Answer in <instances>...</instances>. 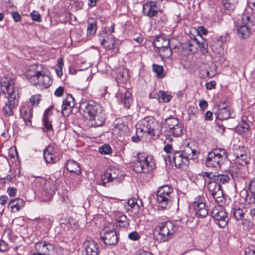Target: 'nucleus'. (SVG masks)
Wrapping results in <instances>:
<instances>
[{
  "instance_id": "obj_1",
  "label": "nucleus",
  "mask_w": 255,
  "mask_h": 255,
  "mask_svg": "<svg viewBox=\"0 0 255 255\" xmlns=\"http://www.w3.org/2000/svg\"><path fill=\"white\" fill-rule=\"evenodd\" d=\"M80 108L85 114L88 115L91 126H100L104 123L106 116L100 104L90 100L82 103Z\"/></svg>"
},
{
  "instance_id": "obj_2",
  "label": "nucleus",
  "mask_w": 255,
  "mask_h": 255,
  "mask_svg": "<svg viewBox=\"0 0 255 255\" xmlns=\"http://www.w3.org/2000/svg\"><path fill=\"white\" fill-rule=\"evenodd\" d=\"M161 124L153 117L142 119L137 127V133H147L150 136L159 135L162 132Z\"/></svg>"
},
{
  "instance_id": "obj_3",
  "label": "nucleus",
  "mask_w": 255,
  "mask_h": 255,
  "mask_svg": "<svg viewBox=\"0 0 255 255\" xmlns=\"http://www.w3.org/2000/svg\"><path fill=\"white\" fill-rule=\"evenodd\" d=\"M134 170L137 173H148L156 168L152 157L145 153H138L132 163Z\"/></svg>"
},
{
  "instance_id": "obj_4",
  "label": "nucleus",
  "mask_w": 255,
  "mask_h": 255,
  "mask_svg": "<svg viewBox=\"0 0 255 255\" xmlns=\"http://www.w3.org/2000/svg\"><path fill=\"white\" fill-rule=\"evenodd\" d=\"M42 67L40 64H36L31 66V70L27 75L31 84L39 85L43 88H48L52 83L50 77L46 75L42 70Z\"/></svg>"
},
{
  "instance_id": "obj_5",
  "label": "nucleus",
  "mask_w": 255,
  "mask_h": 255,
  "mask_svg": "<svg viewBox=\"0 0 255 255\" xmlns=\"http://www.w3.org/2000/svg\"><path fill=\"white\" fill-rule=\"evenodd\" d=\"M165 137L170 142L173 141V137L180 136L183 133V126L176 117L170 116L165 120Z\"/></svg>"
},
{
  "instance_id": "obj_6",
  "label": "nucleus",
  "mask_w": 255,
  "mask_h": 255,
  "mask_svg": "<svg viewBox=\"0 0 255 255\" xmlns=\"http://www.w3.org/2000/svg\"><path fill=\"white\" fill-rule=\"evenodd\" d=\"M250 14L244 12L238 16L236 22V30L238 37L241 39L247 38L250 34V27L253 25L250 20Z\"/></svg>"
},
{
  "instance_id": "obj_7",
  "label": "nucleus",
  "mask_w": 255,
  "mask_h": 255,
  "mask_svg": "<svg viewBox=\"0 0 255 255\" xmlns=\"http://www.w3.org/2000/svg\"><path fill=\"white\" fill-rule=\"evenodd\" d=\"M227 158V152L222 148H217L208 153L206 160V165L208 167H220Z\"/></svg>"
},
{
  "instance_id": "obj_8",
  "label": "nucleus",
  "mask_w": 255,
  "mask_h": 255,
  "mask_svg": "<svg viewBox=\"0 0 255 255\" xmlns=\"http://www.w3.org/2000/svg\"><path fill=\"white\" fill-rule=\"evenodd\" d=\"M157 239L160 242H166L173 238L177 227L171 222L161 223L158 226Z\"/></svg>"
},
{
  "instance_id": "obj_9",
  "label": "nucleus",
  "mask_w": 255,
  "mask_h": 255,
  "mask_svg": "<svg viewBox=\"0 0 255 255\" xmlns=\"http://www.w3.org/2000/svg\"><path fill=\"white\" fill-rule=\"evenodd\" d=\"M174 195V190L171 186H161L156 193L157 202L162 207L165 208L172 202Z\"/></svg>"
},
{
  "instance_id": "obj_10",
  "label": "nucleus",
  "mask_w": 255,
  "mask_h": 255,
  "mask_svg": "<svg viewBox=\"0 0 255 255\" xmlns=\"http://www.w3.org/2000/svg\"><path fill=\"white\" fill-rule=\"evenodd\" d=\"M43 157L46 163L54 164L61 158L60 150L55 144H49L43 151Z\"/></svg>"
},
{
  "instance_id": "obj_11",
  "label": "nucleus",
  "mask_w": 255,
  "mask_h": 255,
  "mask_svg": "<svg viewBox=\"0 0 255 255\" xmlns=\"http://www.w3.org/2000/svg\"><path fill=\"white\" fill-rule=\"evenodd\" d=\"M211 216L215 219L216 224L220 227L224 228L227 225L228 218L222 207L219 206L215 207L212 211Z\"/></svg>"
},
{
  "instance_id": "obj_12",
  "label": "nucleus",
  "mask_w": 255,
  "mask_h": 255,
  "mask_svg": "<svg viewBox=\"0 0 255 255\" xmlns=\"http://www.w3.org/2000/svg\"><path fill=\"white\" fill-rule=\"evenodd\" d=\"M153 45L157 49L161 55L165 57H169L171 55V51L170 49V42L169 39L163 37L157 38L153 42Z\"/></svg>"
},
{
  "instance_id": "obj_13",
  "label": "nucleus",
  "mask_w": 255,
  "mask_h": 255,
  "mask_svg": "<svg viewBox=\"0 0 255 255\" xmlns=\"http://www.w3.org/2000/svg\"><path fill=\"white\" fill-rule=\"evenodd\" d=\"M123 174L119 169L111 167L108 169L104 175L102 177L101 180L103 185L108 182H112L115 180H122Z\"/></svg>"
},
{
  "instance_id": "obj_14",
  "label": "nucleus",
  "mask_w": 255,
  "mask_h": 255,
  "mask_svg": "<svg viewBox=\"0 0 255 255\" xmlns=\"http://www.w3.org/2000/svg\"><path fill=\"white\" fill-rule=\"evenodd\" d=\"M115 97L123 104L126 108L129 109L130 108L132 100L131 94L127 89L120 86L115 94Z\"/></svg>"
},
{
  "instance_id": "obj_15",
  "label": "nucleus",
  "mask_w": 255,
  "mask_h": 255,
  "mask_svg": "<svg viewBox=\"0 0 255 255\" xmlns=\"http://www.w3.org/2000/svg\"><path fill=\"white\" fill-rule=\"evenodd\" d=\"M1 91L3 94H7V97H13L15 94L19 97L18 93L15 91L14 82L12 79L9 77H4L1 80Z\"/></svg>"
},
{
  "instance_id": "obj_16",
  "label": "nucleus",
  "mask_w": 255,
  "mask_h": 255,
  "mask_svg": "<svg viewBox=\"0 0 255 255\" xmlns=\"http://www.w3.org/2000/svg\"><path fill=\"white\" fill-rule=\"evenodd\" d=\"M171 164H174L176 168H182L189 164V161L180 151H175L169 155Z\"/></svg>"
},
{
  "instance_id": "obj_17",
  "label": "nucleus",
  "mask_w": 255,
  "mask_h": 255,
  "mask_svg": "<svg viewBox=\"0 0 255 255\" xmlns=\"http://www.w3.org/2000/svg\"><path fill=\"white\" fill-rule=\"evenodd\" d=\"M196 215L198 217L205 218L208 214V210L203 198L199 197L193 203Z\"/></svg>"
},
{
  "instance_id": "obj_18",
  "label": "nucleus",
  "mask_w": 255,
  "mask_h": 255,
  "mask_svg": "<svg viewBox=\"0 0 255 255\" xmlns=\"http://www.w3.org/2000/svg\"><path fill=\"white\" fill-rule=\"evenodd\" d=\"M200 175L204 178H208L209 180H212L216 181L218 184H225L228 183L230 177L225 174H217L216 173L202 172L200 174Z\"/></svg>"
},
{
  "instance_id": "obj_19",
  "label": "nucleus",
  "mask_w": 255,
  "mask_h": 255,
  "mask_svg": "<svg viewBox=\"0 0 255 255\" xmlns=\"http://www.w3.org/2000/svg\"><path fill=\"white\" fill-rule=\"evenodd\" d=\"M83 255H99L98 245L92 240L85 241L83 245Z\"/></svg>"
},
{
  "instance_id": "obj_20",
  "label": "nucleus",
  "mask_w": 255,
  "mask_h": 255,
  "mask_svg": "<svg viewBox=\"0 0 255 255\" xmlns=\"http://www.w3.org/2000/svg\"><path fill=\"white\" fill-rule=\"evenodd\" d=\"M100 239L108 245H114L118 242V237L114 230L103 231L100 233Z\"/></svg>"
},
{
  "instance_id": "obj_21",
  "label": "nucleus",
  "mask_w": 255,
  "mask_h": 255,
  "mask_svg": "<svg viewBox=\"0 0 255 255\" xmlns=\"http://www.w3.org/2000/svg\"><path fill=\"white\" fill-rule=\"evenodd\" d=\"M159 9V3L157 1L147 2L143 6V12L144 15L150 17L156 15Z\"/></svg>"
},
{
  "instance_id": "obj_22",
  "label": "nucleus",
  "mask_w": 255,
  "mask_h": 255,
  "mask_svg": "<svg viewBox=\"0 0 255 255\" xmlns=\"http://www.w3.org/2000/svg\"><path fill=\"white\" fill-rule=\"evenodd\" d=\"M18 98L17 95L15 94L13 97H7L8 102L5 103V106L3 108V112L7 116H10L13 114V110L18 104Z\"/></svg>"
},
{
  "instance_id": "obj_23",
  "label": "nucleus",
  "mask_w": 255,
  "mask_h": 255,
  "mask_svg": "<svg viewBox=\"0 0 255 255\" xmlns=\"http://www.w3.org/2000/svg\"><path fill=\"white\" fill-rule=\"evenodd\" d=\"M193 144L189 143L187 141H185L182 143L183 149L181 151L188 161L196 158L198 155L197 151L192 148Z\"/></svg>"
},
{
  "instance_id": "obj_24",
  "label": "nucleus",
  "mask_w": 255,
  "mask_h": 255,
  "mask_svg": "<svg viewBox=\"0 0 255 255\" xmlns=\"http://www.w3.org/2000/svg\"><path fill=\"white\" fill-rule=\"evenodd\" d=\"M35 249L37 252L44 255H53L54 246L46 242H38L35 244Z\"/></svg>"
},
{
  "instance_id": "obj_25",
  "label": "nucleus",
  "mask_w": 255,
  "mask_h": 255,
  "mask_svg": "<svg viewBox=\"0 0 255 255\" xmlns=\"http://www.w3.org/2000/svg\"><path fill=\"white\" fill-rule=\"evenodd\" d=\"M74 99L71 95H68L63 101L61 111L64 116H68L72 112V108L75 106Z\"/></svg>"
},
{
  "instance_id": "obj_26",
  "label": "nucleus",
  "mask_w": 255,
  "mask_h": 255,
  "mask_svg": "<svg viewBox=\"0 0 255 255\" xmlns=\"http://www.w3.org/2000/svg\"><path fill=\"white\" fill-rule=\"evenodd\" d=\"M104 36H103V38L101 41L102 46L108 50L114 49L115 43L114 36L111 34H107L106 33H104Z\"/></svg>"
},
{
  "instance_id": "obj_27",
  "label": "nucleus",
  "mask_w": 255,
  "mask_h": 255,
  "mask_svg": "<svg viewBox=\"0 0 255 255\" xmlns=\"http://www.w3.org/2000/svg\"><path fill=\"white\" fill-rule=\"evenodd\" d=\"M52 108H47L44 113L43 123L44 127L48 131H53V126L52 124L51 112Z\"/></svg>"
},
{
  "instance_id": "obj_28",
  "label": "nucleus",
  "mask_w": 255,
  "mask_h": 255,
  "mask_svg": "<svg viewBox=\"0 0 255 255\" xmlns=\"http://www.w3.org/2000/svg\"><path fill=\"white\" fill-rule=\"evenodd\" d=\"M233 110L229 106L220 108L217 112V117L221 120H226L231 117Z\"/></svg>"
},
{
  "instance_id": "obj_29",
  "label": "nucleus",
  "mask_w": 255,
  "mask_h": 255,
  "mask_svg": "<svg viewBox=\"0 0 255 255\" xmlns=\"http://www.w3.org/2000/svg\"><path fill=\"white\" fill-rule=\"evenodd\" d=\"M24 206V201L20 198H16L11 200L9 203V206L10 207L11 211L13 212H18Z\"/></svg>"
},
{
  "instance_id": "obj_30",
  "label": "nucleus",
  "mask_w": 255,
  "mask_h": 255,
  "mask_svg": "<svg viewBox=\"0 0 255 255\" xmlns=\"http://www.w3.org/2000/svg\"><path fill=\"white\" fill-rule=\"evenodd\" d=\"M249 125L245 121L242 120L235 128L236 131L240 135H246L249 132Z\"/></svg>"
},
{
  "instance_id": "obj_31",
  "label": "nucleus",
  "mask_w": 255,
  "mask_h": 255,
  "mask_svg": "<svg viewBox=\"0 0 255 255\" xmlns=\"http://www.w3.org/2000/svg\"><path fill=\"white\" fill-rule=\"evenodd\" d=\"M67 169L71 173L79 175L81 173L79 163L73 160L67 161L66 164Z\"/></svg>"
},
{
  "instance_id": "obj_32",
  "label": "nucleus",
  "mask_w": 255,
  "mask_h": 255,
  "mask_svg": "<svg viewBox=\"0 0 255 255\" xmlns=\"http://www.w3.org/2000/svg\"><path fill=\"white\" fill-rule=\"evenodd\" d=\"M21 116L27 125L31 124V119L32 118V110L29 108H24L21 109Z\"/></svg>"
},
{
  "instance_id": "obj_33",
  "label": "nucleus",
  "mask_w": 255,
  "mask_h": 255,
  "mask_svg": "<svg viewBox=\"0 0 255 255\" xmlns=\"http://www.w3.org/2000/svg\"><path fill=\"white\" fill-rule=\"evenodd\" d=\"M210 47L215 53L220 54L223 52V44L216 38L213 39Z\"/></svg>"
},
{
  "instance_id": "obj_34",
  "label": "nucleus",
  "mask_w": 255,
  "mask_h": 255,
  "mask_svg": "<svg viewBox=\"0 0 255 255\" xmlns=\"http://www.w3.org/2000/svg\"><path fill=\"white\" fill-rule=\"evenodd\" d=\"M114 128L115 131H119V134L122 135L128 130V126L120 120H117L115 122Z\"/></svg>"
},
{
  "instance_id": "obj_35",
  "label": "nucleus",
  "mask_w": 255,
  "mask_h": 255,
  "mask_svg": "<svg viewBox=\"0 0 255 255\" xmlns=\"http://www.w3.org/2000/svg\"><path fill=\"white\" fill-rule=\"evenodd\" d=\"M241 196L245 199L248 204L251 205L255 203V193L246 190L241 193Z\"/></svg>"
},
{
  "instance_id": "obj_36",
  "label": "nucleus",
  "mask_w": 255,
  "mask_h": 255,
  "mask_svg": "<svg viewBox=\"0 0 255 255\" xmlns=\"http://www.w3.org/2000/svg\"><path fill=\"white\" fill-rule=\"evenodd\" d=\"M128 205L131 207V208H134L135 209H138L139 207L143 205V202L142 200L138 198H132L128 200Z\"/></svg>"
},
{
  "instance_id": "obj_37",
  "label": "nucleus",
  "mask_w": 255,
  "mask_h": 255,
  "mask_svg": "<svg viewBox=\"0 0 255 255\" xmlns=\"http://www.w3.org/2000/svg\"><path fill=\"white\" fill-rule=\"evenodd\" d=\"M117 224L120 227L127 228L129 225V222L125 215H122L117 219Z\"/></svg>"
},
{
  "instance_id": "obj_38",
  "label": "nucleus",
  "mask_w": 255,
  "mask_h": 255,
  "mask_svg": "<svg viewBox=\"0 0 255 255\" xmlns=\"http://www.w3.org/2000/svg\"><path fill=\"white\" fill-rule=\"evenodd\" d=\"M223 5L224 7L228 10H233L236 4L237 3V0H223Z\"/></svg>"
},
{
  "instance_id": "obj_39",
  "label": "nucleus",
  "mask_w": 255,
  "mask_h": 255,
  "mask_svg": "<svg viewBox=\"0 0 255 255\" xmlns=\"http://www.w3.org/2000/svg\"><path fill=\"white\" fill-rule=\"evenodd\" d=\"M153 70L156 73L157 77L159 78H162L165 76L163 68L162 66L153 64L152 66Z\"/></svg>"
},
{
  "instance_id": "obj_40",
  "label": "nucleus",
  "mask_w": 255,
  "mask_h": 255,
  "mask_svg": "<svg viewBox=\"0 0 255 255\" xmlns=\"http://www.w3.org/2000/svg\"><path fill=\"white\" fill-rule=\"evenodd\" d=\"M207 188L211 194L212 192H214L219 188H221V186L214 180L213 181H210L207 184Z\"/></svg>"
},
{
  "instance_id": "obj_41",
  "label": "nucleus",
  "mask_w": 255,
  "mask_h": 255,
  "mask_svg": "<svg viewBox=\"0 0 255 255\" xmlns=\"http://www.w3.org/2000/svg\"><path fill=\"white\" fill-rule=\"evenodd\" d=\"M233 213L234 217L237 220H242L244 215L243 210L240 208H234Z\"/></svg>"
},
{
  "instance_id": "obj_42",
  "label": "nucleus",
  "mask_w": 255,
  "mask_h": 255,
  "mask_svg": "<svg viewBox=\"0 0 255 255\" xmlns=\"http://www.w3.org/2000/svg\"><path fill=\"white\" fill-rule=\"evenodd\" d=\"M96 22L88 23L87 26V34L93 35L96 31Z\"/></svg>"
},
{
  "instance_id": "obj_43",
  "label": "nucleus",
  "mask_w": 255,
  "mask_h": 255,
  "mask_svg": "<svg viewBox=\"0 0 255 255\" xmlns=\"http://www.w3.org/2000/svg\"><path fill=\"white\" fill-rule=\"evenodd\" d=\"M250 158L248 155H243L242 158H238L235 162L236 164H239L241 166L246 165L249 161Z\"/></svg>"
},
{
  "instance_id": "obj_44",
  "label": "nucleus",
  "mask_w": 255,
  "mask_h": 255,
  "mask_svg": "<svg viewBox=\"0 0 255 255\" xmlns=\"http://www.w3.org/2000/svg\"><path fill=\"white\" fill-rule=\"evenodd\" d=\"M64 63L62 58H59L58 59L57 68L56 69V74L59 77H61L63 75L62 67Z\"/></svg>"
},
{
  "instance_id": "obj_45",
  "label": "nucleus",
  "mask_w": 255,
  "mask_h": 255,
  "mask_svg": "<svg viewBox=\"0 0 255 255\" xmlns=\"http://www.w3.org/2000/svg\"><path fill=\"white\" fill-rule=\"evenodd\" d=\"M98 151L100 153L105 155L111 153L112 149L109 145L104 144L99 148Z\"/></svg>"
},
{
  "instance_id": "obj_46",
  "label": "nucleus",
  "mask_w": 255,
  "mask_h": 255,
  "mask_svg": "<svg viewBox=\"0 0 255 255\" xmlns=\"http://www.w3.org/2000/svg\"><path fill=\"white\" fill-rule=\"evenodd\" d=\"M233 155L235 157V161L237 160L238 158H240V157L242 158V156L243 155H248L247 154H245V152L240 149H236L234 151Z\"/></svg>"
},
{
  "instance_id": "obj_47",
  "label": "nucleus",
  "mask_w": 255,
  "mask_h": 255,
  "mask_svg": "<svg viewBox=\"0 0 255 255\" xmlns=\"http://www.w3.org/2000/svg\"><path fill=\"white\" fill-rule=\"evenodd\" d=\"M171 98V96L165 92H163L161 93V95L159 97V100L160 102H168Z\"/></svg>"
},
{
  "instance_id": "obj_48",
  "label": "nucleus",
  "mask_w": 255,
  "mask_h": 255,
  "mask_svg": "<svg viewBox=\"0 0 255 255\" xmlns=\"http://www.w3.org/2000/svg\"><path fill=\"white\" fill-rule=\"evenodd\" d=\"M203 41L201 42L200 45L198 48H200V50L203 54H206L208 51V44L206 41L202 39Z\"/></svg>"
},
{
  "instance_id": "obj_49",
  "label": "nucleus",
  "mask_w": 255,
  "mask_h": 255,
  "mask_svg": "<svg viewBox=\"0 0 255 255\" xmlns=\"http://www.w3.org/2000/svg\"><path fill=\"white\" fill-rule=\"evenodd\" d=\"M184 48L188 49L189 51L191 52L194 51L198 48L196 45L194 44L191 43V41L190 40L184 44Z\"/></svg>"
},
{
  "instance_id": "obj_50",
  "label": "nucleus",
  "mask_w": 255,
  "mask_h": 255,
  "mask_svg": "<svg viewBox=\"0 0 255 255\" xmlns=\"http://www.w3.org/2000/svg\"><path fill=\"white\" fill-rule=\"evenodd\" d=\"M40 101V95H33L30 98V102L33 105H37Z\"/></svg>"
},
{
  "instance_id": "obj_51",
  "label": "nucleus",
  "mask_w": 255,
  "mask_h": 255,
  "mask_svg": "<svg viewBox=\"0 0 255 255\" xmlns=\"http://www.w3.org/2000/svg\"><path fill=\"white\" fill-rule=\"evenodd\" d=\"M8 249V244L3 240H0V252H4Z\"/></svg>"
},
{
  "instance_id": "obj_52",
  "label": "nucleus",
  "mask_w": 255,
  "mask_h": 255,
  "mask_svg": "<svg viewBox=\"0 0 255 255\" xmlns=\"http://www.w3.org/2000/svg\"><path fill=\"white\" fill-rule=\"evenodd\" d=\"M218 40L221 41V42L223 44L225 42H226L227 41L229 40L230 39V36L227 33H225L224 34L220 36L219 37H216Z\"/></svg>"
},
{
  "instance_id": "obj_53",
  "label": "nucleus",
  "mask_w": 255,
  "mask_h": 255,
  "mask_svg": "<svg viewBox=\"0 0 255 255\" xmlns=\"http://www.w3.org/2000/svg\"><path fill=\"white\" fill-rule=\"evenodd\" d=\"M247 191L255 193V180H251L248 185Z\"/></svg>"
},
{
  "instance_id": "obj_54",
  "label": "nucleus",
  "mask_w": 255,
  "mask_h": 255,
  "mask_svg": "<svg viewBox=\"0 0 255 255\" xmlns=\"http://www.w3.org/2000/svg\"><path fill=\"white\" fill-rule=\"evenodd\" d=\"M128 237L132 240L136 241L140 238V235L138 232L135 231L129 233L128 235Z\"/></svg>"
},
{
  "instance_id": "obj_55",
  "label": "nucleus",
  "mask_w": 255,
  "mask_h": 255,
  "mask_svg": "<svg viewBox=\"0 0 255 255\" xmlns=\"http://www.w3.org/2000/svg\"><path fill=\"white\" fill-rule=\"evenodd\" d=\"M211 195L215 199L217 200L218 198H220V197L222 196V191L221 190V188H219L215 192H212Z\"/></svg>"
},
{
  "instance_id": "obj_56",
  "label": "nucleus",
  "mask_w": 255,
  "mask_h": 255,
  "mask_svg": "<svg viewBox=\"0 0 255 255\" xmlns=\"http://www.w3.org/2000/svg\"><path fill=\"white\" fill-rule=\"evenodd\" d=\"M197 33L200 35V37L202 38L201 35H206L208 33V31L207 29L203 26H199L197 28Z\"/></svg>"
},
{
  "instance_id": "obj_57",
  "label": "nucleus",
  "mask_w": 255,
  "mask_h": 255,
  "mask_svg": "<svg viewBox=\"0 0 255 255\" xmlns=\"http://www.w3.org/2000/svg\"><path fill=\"white\" fill-rule=\"evenodd\" d=\"M118 76L121 77L123 80H127L128 78V72L126 70H123L122 71L118 73Z\"/></svg>"
},
{
  "instance_id": "obj_58",
  "label": "nucleus",
  "mask_w": 255,
  "mask_h": 255,
  "mask_svg": "<svg viewBox=\"0 0 255 255\" xmlns=\"http://www.w3.org/2000/svg\"><path fill=\"white\" fill-rule=\"evenodd\" d=\"M33 20L37 22H40L41 20L40 14L36 12H34L31 14Z\"/></svg>"
},
{
  "instance_id": "obj_59",
  "label": "nucleus",
  "mask_w": 255,
  "mask_h": 255,
  "mask_svg": "<svg viewBox=\"0 0 255 255\" xmlns=\"http://www.w3.org/2000/svg\"><path fill=\"white\" fill-rule=\"evenodd\" d=\"M63 92H64L63 87L62 86H59L55 91L54 94L57 97H60L63 95Z\"/></svg>"
},
{
  "instance_id": "obj_60",
  "label": "nucleus",
  "mask_w": 255,
  "mask_h": 255,
  "mask_svg": "<svg viewBox=\"0 0 255 255\" xmlns=\"http://www.w3.org/2000/svg\"><path fill=\"white\" fill-rule=\"evenodd\" d=\"M241 220L242 221V224L243 226H244L248 228L252 227L253 224L250 221H249L247 219H244L243 218Z\"/></svg>"
},
{
  "instance_id": "obj_61",
  "label": "nucleus",
  "mask_w": 255,
  "mask_h": 255,
  "mask_svg": "<svg viewBox=\"0 0 255 255\" xmlns=\"http://www.w3.org/2000/svg\"><path fill=\"white\" fill-rule=\"evenodd\" d=\"M164 150L167 153H170V155L172 154L175 151H173V147L170 144H167L165 145L164 148Z\"/></svg>"
},
{
  "instance_id": "obj_62",
  "label": "nucleus",
  "mask_w": 255,
  "mask_h": 255,
  "mask_svg": "<svg viewBox=\"0 0 255 255\" xmlns=\"http://www.w3.org/2000/svg\"><path fill=\"white\" fill-rule=\"evenodd\" d=\"M133 255H154L152 253L149 252L145 251L144 250H140L136 252Z\"/></svg>"
},
{
  "instance_id": "obj_63",
  "label": "nucleus",
  "mask_w": 255,
  "mask_h": 255,
  "mask_svg": "<svg viewBox=\"0 0 255 255\" xmlns=\"http://www.w3.org/2000/svg\"><path fill=\"white\" fill-rule=\"evenodd\" d=\"M11 15H12V17L13 18L14 20L16 22H17L20 21V20L21 19V16L18 13L16 12H12L11 13Z\"/></svg>"
},
{
  "instance_id": "obj_64",
  "label": "nucleus",
  "mask_w": 255,
  "mask_h": 255,
  "mask_svg": "<svg viewBox=\"0 0 255 255\" xmlns=\"http://www.w3.org/2000/svg\"><path fill=\"white\" fill-rule=\"evenodd\" d=\"M7 192L9 196H14L16 193V189L14 187H9L7 189Z\"/></svg>"
}]
</instances>
